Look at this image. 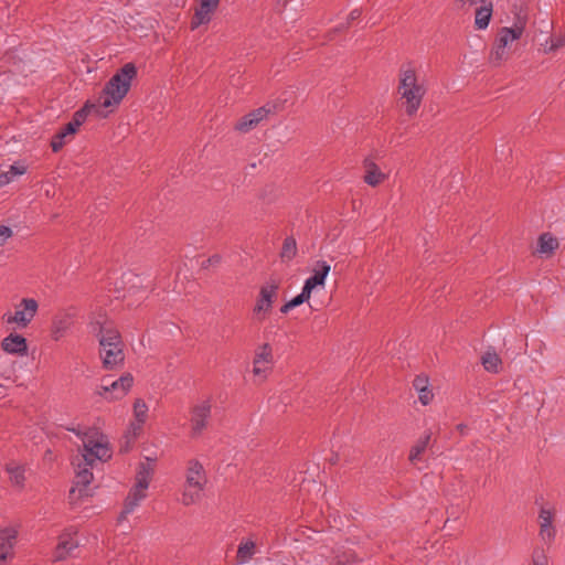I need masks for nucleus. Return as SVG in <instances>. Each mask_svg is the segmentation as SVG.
<instances>
[{
  "instance_id": "393cba45",
  "label": "nucleus",
  "mask_w": 565,
  "mask_h": 565,
  "mask_svg": "<svg viewBox=\"0 0 565 565\" xmlns=\"http://www.w3.org/2000/svg\"><path fill=\"white\" fill-rule=\"evenodd\" d=\"M147 497V490L132 487L125 499V513H132Z\"/></svg>"
},
{
  "instance_id": "ddd939ff",
  "label": "nucleus",
  "mask_w": 565,
  "mask_h": 565,
  "mask_svg": "<svg viewBox=\"0 0 565 565\" xmlns=\"http://www.w3.org/2000/svg\"><path fill=\"white\" fill-rule=\"evenodd\" d=\"M221 0H200L191 20V30L207 24L218 8Z\"/></svg>"
},
{
  "instance_id": "f3484780",
  "label": "nucleus",
  "mask_w": 565,
  "mask_h": 565,
  "mask_svg": "<svg viewBox=\"0 0 565 565\" xmlns=\"http://www.w3.org/2000/svg\"><path fill=\"white\" fill-rule=\"evenodd\" d=\"M1 349L8 354L24 356L28 354V341L21 334L10 333L1 341Z\"/></svg>"
},
{
  "instance_id": "58836bf2",
  "label": "nucleus",
  "mask_w": 565,
  "mask_h": 565,
  "mask_svg": "<svg viewBox=\"0 0 565 565\" xmlns=\"http://www.w3.org/2000/svg\"><path fill=\"white\" fill-rule=\"evenodd\" d=\"M434 394L429 387L418 391V398L423 405H428L433 401Z\"/></svg>"
},
{
  "instance_id": "5701e85b",
  "label": "nucleus",
  "mask_w": 565,
  "mask_h": 565,
  "mask_svg": "<svg viewBox=\"0 0 565 565\" xmlns=\"http://www.w3.org/2000/svg\"><path fill=\"white\" fill-rule=\"evenodd\" d=\"M431 431L426 430L412 446L408 455V460L415 465L417 461L420 460L422 455L426 451L430 439H431Z\"/></svg>"
},
{
  "instance_id": "b1692460",
  "label": "nucleus",
  "mask_w": 565,
  "mask_h": 565,
  "mask_svg": "<svg viewBox=\"0 0 565 565\" xmlns=\"http://www.w3.org/2000/svg\"><path fill=\"white\" fill-rule=\"evenodd\" d=\"M558 245L559 243L556 237L550 233H543L539 236L536 252L540 255L550 257L558 248Z\"/></svg>"
},
{
  "instance_id": "7ed1b4c3",
  "label": "nucleus",
  "mask_w": 565,
  "mask_h": 565,
  "mask_svg": "<svg viewBox=\"0 0 565 565\" xmlns=\"http://www.w3.org/2000/svg\"><path fill=\"white\" fill-rule=\"evenodd\" d=\"M137 76V67L132 63H126L106 83L97 98L102 109L117 107L130 89L132 79Z\"/></svg>"
},
{
  "instance_id": "a211bd4d",
  "label": "nucleus",
  "mask_w": 565,
  "mask_h": 565,
  "mask_svg": "<svg viewBox=\"0 0 565 565\" xmlns=\"http://www.w3.org/2000/svg\"><path fill=\"white\" fill-rule=\"evenodd\" d=\"M135 422L130 424L128 435L135 439L142 430L148 416V406L143 399L137 398L134 403Z\"/></svg>"
},
{
  "instance_id": "4468645a",
  "label": "nucleus",
  "mask_w": 565,
  "mask_h": 565,
  "mask_svg": "<svg viewBox=\"0 0 565 565\" xmlns=\"http://www.w3.org/2000/svg\"><path fill=\"white\" fill-rule=\"evenodd\" d=\"M18 530L4 527L0 530V565H6L13 557V548L17 543Z\"/></svg>"
},
{
  "instance_id": "ea45409f",
  "label": "nucleus",
  "mask_w": 565,
  "mask_h": 565,
  "mask_svg": "<svg viewBox=\"0 0 565 565\" xmlns=\"http://www.w3.org/2000/svg\"><path fill=\"white\" fill-rule=\"evenodd\" d=\"M413 386L417 392L423 391L424 388L428 387V379L418 375L414 379Z\"/></svg>"
},
{
  "instance_id": "79ce46f5",
  "label": "nucleus",
  "mask_w": 565,
  "mask_h": 565,
  "mask_svg": "<svg viewBox=\"0 0 565 565\" xmlns=\"http://www.w3.org/2000/svg\"><path fill=\"white\" fill-rule=\"evenodd\" d=\"M565 44V40L562 38H558L556 40H552V44L548 49H545V52L555 51L559 47H562Z\"/></svg>"
},
{
  "instance_id": "c85d7f7f",
  "label": "nucleus",
  "mask_w": 565,
  "mask_h": 565,
  "mask_svg": "<svg viewBox=\"0 0 565 565\" xmlns=\"http://www.w3.org/2000/svg\"><path fill=\"white\" fill-rule=\"evenodd\" d=\"M334 556L330 562V565H349L358 562V557L352 550H344L343 547H337L333 550Z\"/></svg>"
},
{
  "instance_id": "39448f33",
  "label": "nucleus",
  "mask_w": 565,
  "mask_h": 565,
  "mask_svg": "<svg viewBox=\"0 0 565 565\" xmlns=\"http://www.w3.org/2000/svg\"><path fill=\"white\" fill-rule=\"evenodd\" d=\"M206 483L207 477L203 465L196 459L189 460L185 469V482L181 495L182 504L188 507L198 503L203 497Z\"/></svg>"
},
{
  "instance_id": "2eb2a0df",
  "label": "nucleus",
  "mask_w": 565,
  "mask_h": 565,
  "mask_svg": "<svg viewBox=\"0 0 565 565\" xmlns=\"http://www.w3.org/2000/svg\"><path fill=\"white\" fill-rule=\"evenodd\" d=\"M75 313L61 311L53 317L51 335L54 341L61 340L73 324Z\"/></svg>"
},
{
  "instance_id": "423d86ee",
  "label": "nucleus",
  "mask_w": 565,
  "mask_h": 565,
  "mask_svg": "<svg viewBox=\"0 0 565 565\" xmlns=\"http://www.w3.org/2000/svg\"><path fill=\"white\" fill-rule=\"evenodd\" d=\"M279 290V281L276 279L268 280L259 289L256 303L253 308V316L256 320L263 321L271 311L273 305L277 299Z\"/></svg>"
},
{
  "instance_id": "f8f14e48",
  "label": "nucleus",
  "mask_w": 565,
  "mask_h": 565,
  "mask_svg": "<svg viewBox=\"0 0 565 565\" xmlns=\"http://www.w3.org/2000/svg\"><path fill=\"white\" fill-rule=\"evenodd\" d=\"M76 531L70 527L58 536V543L53 553L54 562L66 559L78 547V542L74 539Z\"/></svg>"
},
{
  "instance_id": "72a5a7b5",
  "label": "nucleus",
  "mask_w": 565,
  "mask_h": 565,
  "mask_svg": "<svg viewBox=\"0 0 565 565\" xmlns=\"http://www.w3.org/2000/svg\"><path fill=\"white\" fill-rule=\"evenodd\" d=\"M76 131H68L67 124L52 138L51 148L53 152H58L66 143L65 138L74 135Z\"/></svg>"
},
{
  "instance_id": "f257e3e1",
  "label": "nucleus",
  "mask_w": 565,
  "mask_h": 565,
  "mask_svg": "<svg viewBox=\"0 0 565 565\" xmlns=\"http://www.w3.org/2000/svg\"><path fill=\"white\" fill-rule=\"evenodd\" d=\"M82 440V448L78 449L81 459L78 462H73L75 466V480L74 486L70 490L71 498L87 497V487L92 483L94 476L92 468L96 461L105 462L113 456V450L106 435L97 428H68Z\"/></svg>"
},
{
  "instance_id": "3c124183",
  "label": "nucleus",
  "mask_w": 565,
  "mask_h": 565,
  "mask_svg": "<svg viewBox=\"0 0 565 565\" xmlns=\"http://www.w3.org/2000/svg\"><path fill=\"white\" fill-rule=\"evenodd\" d=\"M209 260H210V262H217V260H218V258H217L216 256H214V257L210 258Z\"/></svg>"
},
{
  "instance_id": "a878e982",
  "label": "nucleus",
  "mask_w": 565,
  "mask_h": 565,
  "mask_svg": "<svg viewBox=\"0 0 565 565\" xmlns=\"http://www.w3.org/2000/svg\"><path fill=\"white\" fill-rule=\"evenodd\" d=\"M152 475L153 469L150 463L141 462L136 473V483L134 487L148 490Z\"/></svg>"
},
{
  "instance_id": "4c0bfd02",
  "label": "nucleus",
  "mask_w": 565,
  "mask_h": 565,
  "mask_svg": "<svg viewBox=\"0 0 565 565\" xmlns=\"http://www.w3.org/2000/svg\"><path fill=\"white\" fill-rule=\"evenodd\" d=\"M360 17H361V10H359V9L352 10L348 17V22L345 24H340L339 26H337L334 29V31H337V32L343 31L344 29H347L349 26L350 22L359 19Z\"/></svg>"
},
{
  "instance_id": "cd10ccee",
  "label": "nucleus",
  "mask_w": 565,
  "mask_h": 565,
  "mask_svg": "<svg viewBox=\"0 0 565 565\" xmlns=\"http://www.w3.org/2000/svg\"><path fill=\"white\" fill-rule=\"evenodd\" d=\"M492 17V3L489 2L487 6H481L476 10L475 14V26L478 30H484L488 28Z\"/></svg>"
},
{
  "instance_id": "7c9ffc66",
  "label": "nucleus",
  "mask_w": 565,
  "mask_h": 565,
  "mask_svg": "<svg viewBox=\"0 0 565 565\" xmlns=\"http://www.w3.org/2000/svg\"><path fill=\"white\" fill-rule=\"evenodd\" d=\"M26 168L23 164L14 163L9 166L7 171L0 172V188L6 186L17 177L24 174Z\"/></svg>"
},
{
  "instance_id": "20e7f679",
  "label": "nucleus",
  "mask_w": 565,
  "mask_h": 565,
  "mask_svg": "<svg viewBox=\"0 0 565 565\" xmlns=\"http://www.w3.org/2000/svg\"><path fill=\"white\" fill-rule=\"evenodd\" d=\"M426 90V86L423 81H419L415 67L411 63L402 65L398 74V93L408 116L412 117L418 111Z\"/></svg>"
},
{
  "instance_id": "0eeeda50",
  "label": "nucleus",
  "mask_w": 565,
  "mask_h": 565,
  "mask_svg": "<svg viewBox=\"0 0 565 565\" xmlns=\"http://www.w3.org/2000/svg\"><path fill=\"white\" fill-rule=\"evenodd\" d=\"M39 303L33 298H23L15 307L14 312H6L2 317L8 324H17L18 328H26L35 317Z\"/></svg>"
},
{
  "instance_id": "2f4dec72",
  "label": "nucleus",
  "mask_w": 565,
  "mask_h": 565,
  "mask_svg": "<svg viewBox=\"0 0 565 565\" xmlns=\"http://www.w3.org/2000/svg\"><path fill=\"white\" fill-rule=\"evenodd\" d=\"M7 472L9 473L10 476V481L13 486L22 489L24 487V482H25V470L23 468V466H19V465H15V466H12V465H8L7 468H6Z\"/></svg>"
},
{
  "instance_id": "9b49d317",
  "label": "nucleus",
  "mask_w": 565,
  "mask_h": 565,
  "mask_svg": "<svg viewBox=\"0 0 565 565\" xmlns=\"http://www.w3.org/2000/svg\"><path fill=\"white\" fill-rule=\"evenodd\" d=\"M274 363L273 350L269 343H264L256 351L253 361V373L255 376L265 379Z\"/></svg>"
},
{
  "instance_id": "8fccbe9b",
  "label": "nucleus",
  "mask_w": 565,
  "mask_h": 565,
  "mask_svg": "<svg viewBox=\"0 0 565 565\" xmlns=\"http://www.w3.org/2000/svg\"><path fill=\"white\" fill-rule=\"evenodd\" d=\"M209 260H210V262H217V260H218V258H217L216 256H214V257L210 258Z\"/></svg>"
},
{
  "instance_id": "6e6552de",
  "label": "nucleus",
  "mask_w": 565,
  "mask_h": 565,
  "mask_svg": "<svg viewBox=\"0 0 565 565\" xmlns=\"http://www.w3.org/2000/svg\"><path fill=\"white\" fill-rule=\"evenodd\" d=\"M134 377L130 373H125L118 380L110 383L106 379H103V384L98 387L96 393L107 401H114L122 398L131 388Z\"/></svg>"
},
{
  "instance_id": "4be33fe9",
  "label": "nucleus",
  "mask_w": 565,
  "mask_h": 565,
  "mask_svg": "<svg viewBox=\"0 0 565 565\" xmlns=\"http://www.w3.org/2000/svg\"><path fill=\"white\" fill-rule=\"evenodd\" d=\"M127 284L128 292L138 295V299H143L150 287V281L146 284V278L132 273H127Z\"/></svg>"
},
{
  "instance_id": "bb28decb",
  "label": "nucleus",
  "mask_w": 565,
  "mask_h": 565,
  "mask_svg": "<svg viewBox=\"0 0 565 565\" xmlns=\"http://www.w3.org/2000/svg\"><path fill=\"white\" fill-rule=\"evenodd\" d=\"M481 364L487 372L499 373L502 361L494 350L486 351L481 356Z\"/></svg>"
},
{
  "instance_id": "1a4fd4ad",
  "label": "nucleus",
  "mask_w": 565,
  "mask_h": 565,
  "mask_svg": "<svg viewBox=\"0 0 565 565\" xmlns=\"http://www.w3.org/2000/svg\"><path fill=\"white\" fill-rule=\"evenodd\" d=\"M212 404L210 399H203L191 408V435L199 437L207 428L211 418Z\"/></svg>"
},
{
  "instance_id": "a19ab883",
  "label": "nucleus",
  "mask_w": 565,
  "mask_h": 565,
  "mask_svg": "<svg viewBox=\"0 0 565 565\" xmlns=\"http://www.w3.org/2000/svg\"><path fill=\"white\" fill-rule=\"evenodd\" d=\"M12 236V230L9 226L0 225V246H2Z\"/></svg>"
},
{
  "instance_id": "f03ea898",
  "label": "nucleus",
  "mask_w": 565,
  "mask_h": 565,
  "mask_svg": "<svg viewBox=\"0 0 565 565\" xmlns=\"http://www.w3.org/2000/svg\"><path fill=\"white\" fill-rule=\"evenodd\" d=\"M90 331L99 340V354L103 360V366L106 370H113L124 364L125 354L122 341L119 331L114 323L99 312L89 322Z\"/></svg>"
},
{
  "instance_id": "a18cd8bd",
  "label": "nucleus",
  "mask_w": 565,
  "mask_h": 565,
  "mask_svg": "<svg viewBox=\"0 0 565 565\" xmlns=\"http://www.w3.org/2000/svg\"><path fill=\"white\" fill-rule=\"evenodd\" d=\"M289 301H290V305L294 308H296V307H298V306H300V305H302L305 302L303 299L299 295H297L296 297H294Z\"/></svg>"
},
{
  "instance_id": "6ab92c4d",
  "label": "nucleus",
  "mask_w": 565,
  "mask_h": 565,
  "mask_svg": "<svg viewBox=\"0 0 565 565\" xmlns=\"http://www.w3.org/2000/svg\"><path fill=\"white\" fill-rule=\"evenodd\" d=\"M554 513L548 509H541L539 514L540 536L543 541L551 543L556 535L553 526Z\"/></svg>"
},
{
  "instance_id": "c9c22d12",
  "label": "nucleus",
  "mask_w": 565,
  "mask_h": 565,
  "mask_svg": "<svg viewBox=\"0 0 565 565\" xmlns=\"http://www.w3.org/2000/svg\"><path fill=\"white\" fill-rule=\"evenodd\" d=\"M330 265L326 260H319L317 262L315 268H313V275L312 277L319 282H321V286L324 285V280L330 271Z\"/></svg>"
},
{
  "instance_id": "412c9836",
  "label": "nucleus",
  "mask_w": 565,
  "mask_h": 565,
  "mask_svg": "<svg viewBox=\"0 0 565 565\" xmlns=\"http://www.w3.org/2000/svg\"><path fill=\"white\" fill-rule=\"evenodd\" d=\"M95 111L97 115H104L103 114V109L100 107H98V104H85V106L83 108H81L79 110H77L72 120L70 122H67V130L68 131H77V129L79 128V126L83 125V122L86 120L87 118V115L90 113V111Z\"/></svg>"
},
{
  "instance_id": "37998d69",
  "label": "nucleus",
  "mask_w": 565,
  "mask_h": 565,
  "mask_svg": "<svg viewBox=\"0 0 565 565\" xmlns=\"http://www.w3.org/2000/svg\"><path fill=\"white\" fill-rule=\"evenodd\" d=\"M305 286L308 288V289H311L313 290L317 286H321V282H319V280L315 279L312 276L307 278L306 281H305Z\"/></svg>"
},
{
  "instance_id": "49530a36",
  "label": "nucleus",
  "mask_w": 565,
  "mask_h": 565,
  "mask_svg": "<svg viewBox=\"0 0 565 565\" xmlns=\"http://www.w3.org/2000/svg\"><path fill=\"white\" fill-rule=\"evenodd\" d=\"M294 307L290 305V301L286 302L284 306L280 307V312L286 315Z\"/></svg>"
},
{
  "instance_id": "e433bc0d",
  "label": "nucleus",
  "mask_w": 565,
  "mask_h": 565,
  "mask_svg": "<svg viewBox=\"0 0 565 565\" xmlns=\"http://www.w3.org/2000/svg\"><path fill=\"white\" fill-rule=\"evenodd\" d=\"M533 565H548V558L542 548H535L532 554Z\"/></svg>"
},
{
  "instance_id": "473e14b6",
  "label": "nucleus",
  "mask_w": 565,
  "mask_h": 565,
  "mask_svg": "<svg viewBox=\"0 0 565 565\" xmlns=\"http://www.w3.org/2000/svg\"><path fill=\"white\" fill-rule=\"evenodd\" d=\"M296 255H297L296 239L291 236L286 237L282 243V247H281V252H280L281 259L284 262H290L291 259L295 258Z\"/></svg>"
},
{
  "instance_id": "c03bdc74",
  "label": "nucleus",
  "mask_w": 565,
  "mask_h": 565,
  "mask_svg": "<svg viewBox=\"0 0 565 565\" xmlns=\"http://www.w3.org/2000/svg\"><path fill=\"white\" fill-rule=\"evenodd\" d=\"M311 292L312 290L311 289H308L305 285L302 287V290L301 292L299 294V296L303 299V301H308L310 299V296H311Z\"/></svg>"
},
{
  "instance_id": "de8ad7c7",
  "label": "nucleus",
  "mask_w": 565,
  "mask_h": 565,
  "mask_svg": "<svg viewBox=\"0 0 565 565\" xmlns=\"http://www.w3.org/2000/svg\"><path fill=\"white\" fill-rule=\"evenodd\" d=\"M129 514L130 513H125V508H124L122 511L120 512L119 516H118V522L120 523L124 520H126Z\"/></svg>"
},
{
  "instance_id": "9d476101",
  "label": "nucleus",
  "mask_w": 565,
  "mask_h": 565,
  "mask_svg": "<svg viewBox=\"0 0 565 565\" xmlns=\"http://www.w3.org/2000/svg\"><path fill=\"white\" fill-rule=\"evenodd\" d=\"M527 15L520 11L515 14L514 23L511 28L503 26L499 30L494 44L508 49L509 44L519 40L526 26Z\"/></svg>"
},
{
  "instance_id": "f704fd0d",
  "label": "nucleus",
  "mask_w": 565,
  "mask_h": 565,
  "mask_svg": "<svg viewBox=\"0 0 565 565\" xmlns=\"http://www.w3.org/2000/svg\"><path fill=\"white\" fill-rule=\"evenodd\" d=\"M507 49L500 47L494 44L489 55V62L494 66H499L501 65L502 62L507 61Z\"/></svg>"
},
{
  "instance_id": "c756f323",
  "label": "nucleus",
  "mask_w": 565,
  "mask_h": 565,
  "mask_svg": "<svg viewBox=\"0 0 565 565\" xmlns=\"http://www.w3.org/2000/svg\"><path fill=\"white\" fill-rule=\"evenodd\" d=\"M255 550H256V544L254 541L248 540L245 542H241V544L238 545V548H237V553H236L237 563L238 564L248 563L253 558V556L255 554Z\"/></svg>"
},
{
  "instance_id": "dca6fc26",
  "label": "nucleus",
  "mask_w": 565,
  "mask_h": 565,
  "mask_svg": "<svg viewBox=\"0 0 565 565\" xmlns=\"http://www.w3.org/2000/svg\"><path fill=\"white\" fill-rule=\"evenodd\" d=\"M270 113L269 108L259 107L243 116L235 125V129L241 132H248L254 129Z\"/></svg>"
},
{
  "instance_id": "09e8293b",
  "label": "nucleus",
  "mask_w": 565,
  "mask_h": 565,
  "mask_svg": "<svg viewBox=\"0 0 565 565\" xmlns=\"http://www.w3.org/2000/svg\"><path fill=\"white\" fill-rule=\"evenodd\" d=\"M457 429L460 431V434H465L467 426L465 424L457 425Z\"/></svg>"
},
{
  "instance_id": "aec40b11",
  "label": "nucleus",
  "mask_w": 565,
  "mask_h": 565,
  "mask_svg": "<svg viewBox=\"0 0 565 565\" xmlns=\"http://www.w3.org/2000/svg\"><path fill=\"white\" fill-rule=\"evenodd\" d=\"M364 167V182L371 186H376L386 180L387 175L381 171L379 166L372 159H365Z\"/></svg>"
}]
</instances>
